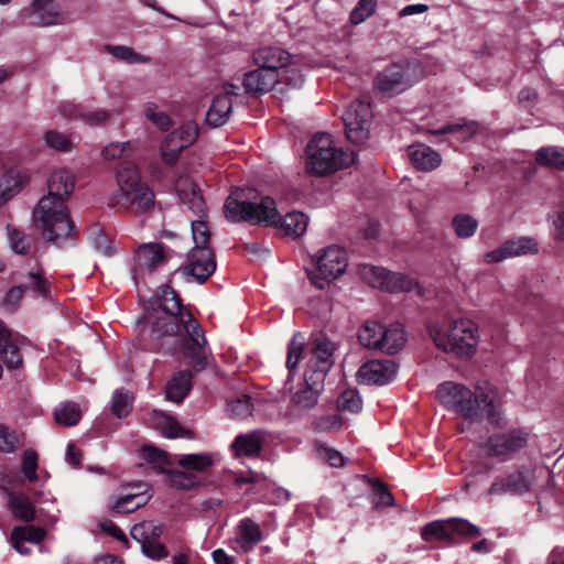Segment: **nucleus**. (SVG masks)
Masks as SVG:
<instances>
[{"label":"nucleus","instance_id":"nucleus-1","mask_svg":"<svg viewBox=\"0 0 564 564\" xmlns=\"http://www.w3.org/2000/svg\"><path fill=\"white\" fill-rule=\"evenodd\" d=\"M225 216L231 223L250 221L267 226L281 227L293 237L306 232L308 218L301 212L288 213L281 217L275 200L270 196H261L253 188H236L225 203Z\"/></svg>","mask_w":564,"mask_h":564},{"label":"nucleus","instance_id":"nucleus-2","mask_svg":"<svg viewBox=\"0 0 564 564\" xmlns=\"http://www.w3.org/2000/svg\"><path fill=\"white\" fill-rule=\"evenodd\" d=\"M75 178L70 171H54L48 180V194L40 199L33 214L43 238L57 246L75 236V226L65 206V199L73 192Z\"/></svg>","mask_w":564,"mask_h":564},{"label":"nucleus","instance_id":"nucleus-3","mask_svg":"<svg viewBox=\"0 0 564 564\" xmlns=\"http://www.w3.org/2000/svg\"><path fill=\"white\" fill-rule=\"evenodd\" d=\"M437 397L444 406L470 422L486 415L491 424L501 425V395L489 383L477 384L475 390H470L462 383L445 381L437 387Z\"/></svg>","mask_w":564,"mask_h":564},{"label":"nucleus","instance_id":"nucleus-4","mask_svg":"<svg viewBox=\"0 0 564 564\" xmlns=\"http://www.w3.org/2000/svg\"><path fill=\"white\" fill-rule=\"evenodd\" d=\"M159 310L150 317L154 333L165 336L177 335L183 329L197 345L205 343V335L197 321L188 311H183L176 293L166 288L158 300Z\"/></svg>","mask_w":564,"mask_h":564},{"label":"nucleus","instance_id":"nucleus-5","mask_svg":"<svg viewBox=\"0 0 564 564\" xmlns=\"http://www.w3.org/2000/svg\"><path fill=\"white\" fill-rule=\"evenodd\" d=\"M306 156L307 171L316 176L334 173L355 162V153L336 148L328 133L314 135L306 148Z\"/></svg>","mask_w":564,"mask_h":564},{"label":"nucleus","instance_id":"nucleus-6","mask_svg":"<svg viewBox=\"0 0 564 564\" xmlns=\"http://www.w3.org/2000/svg\"><path fill=\"white\" fill-rule=\"evenodd\" d=\"M430 336L435 346L458 358H470L476 352L478 328L469 319L453 321L447 328L431 326Z\"/></svg>","mask_w":564,"mask_h":564},{"label":"nucleus","instance_id":"nucleus-7","mask_svg":"<svg viewBox=\"0 0 564 564\" xmlns=\"http://www.w3.org/2000/svg\"><path fill=\"white\" fill-rule=\"evenodd\" d=\"M116 180L120 191L118 204L137 212H147L154 206V194L141 181L135 164L123 161L118 165Z\"/></svg>","mask_w":564,"mask_h":564},{"label":"nucleus","instance_id":"nucleus-8","mask_svg":"<svg viewBox=\"0 0 564 564\" xmlns=\"http://www.w3.org/2000/svg\"><path fill=\"white\" fill-rule=\"evenodd\" d=\"M312 261L314 270L310 272V279L318 289H324L326 284L340 276L348 265L346 251L336 245L319 250Z\"/></svg>","mask_w":564,"mask_h":564},{"label":"nucleus","instance_id":"nucleus-9","mask_svg":"<svg viewBox=\"0 0 564 564\" xmlns=\"http://www.w3.org/2000/svg\"><path fill=\"white\" fill-rule=\"evenodd\" d=\"M417 73L419 66L416 63H395L377 75L375 87L386 95H397L413 86L419 80Z\"/></svg>","mask_w":564,"mask_h":564},{"label":"nucleus","instance_id":"nucleus-10","mask_svg":"<svg viewBox=\"0 0 564 564\" xmlns=\"http://www.w3.org/2000/svg\"><path fill=\"white\" fill-rule=\"evenodd\" d=\"M547 471L543 467L522 466L506 477L497 479L490 486V495H522L536 486V480L545 478Z\"/></svg>","mask_w":564,"mask_h":564},{"label":"nucleus","instance_id":"nucleus-11","mask_svg":"<svg viewBox=\"0 0 564 564\" xmlns=\"http://www.w3.org/2000/svg\"><path fill=\"white\" fill-rule=\"evenodd\" d=\"M359 274L372 288L388 292H410L416 288L415 280L402 273L388 271L381 267L361 264Z\"/></svg>","mask_w":564,"mask_h":564},{"label":"nucleus","instance_id":"nucleus-12","mask_svg":"<svg viewBox=\"0 0 564 564\" xmlns=\"http://www.w3.org/2000/svg\"><path fill=\"white\" fill-rule=\"evenodd\" d=\"M372 117L368 102L354 101L343 115L347 139L352 143H362L369 134V122Z\"/></svg>","mask_w":564,"mask_h":564},{"label":"nucleus","instance_id":"nucleus-13","mask_svg":"<svg viewBox=\"0 0 564 564\" xmlns=\"http://www.w3.org/2000/svg\"><path fill=\"white\" fill-rule=\"evenodd\" d=\"M336 345L324 336L316 337L311 346L305 373L325 381L326 373L334 365Z\"/></svg>","mask_w":564,"mask_h":564},{"label":"nucleus","instance_id":"nucleus-14","mask_svg":"<svg viewBox=\"0 0 564 564\" xmlns=\"http://www.w3.org/2000/svg\"><path fill=\"white\" fill-rule=\"evenodd\" d=\"M529 434L521 430H511L488 438L484 451L488 456L508 459L512 454L527 446Z\"/></svg>","mask_w":564,"mask_h":564},{"label":"nucleus","instance_id":"nucleus-15","mask_svg":"<svg viewBox=\"0 0 564 564\" xmlns=\"http://www.w3.org/2000/svg\"><path fill=\"white\" fill-rule=\"evenodd\" d=\"M539 251V243L532 237H517L509 239L498 249L484 254V262L491 264L501 262L508 258L535 254Z\"/></svg>","mask_w":564,"mask_h":564},{"label":"nucleus","instance_id":"nucleus-16","mask_svg":"<svg viewBox=\"0 0 564 564\" xmlns=\"http://www.w3.org/2000/svg\"><path fill=\"white\" fill-rule=\"evenodd\" d=\"M165 261V249L162 243L150 242L139 246L134 254V265L132 268L133 279L138 282L139 279H142L148 273H152Z\"/></svg>","mask_w":564,"mask_h":564},{"label":"nucleus","instance_id":"nucleus-17","mask_svg":"<svg viewBox=\"0 0 564 564\" xmlns=\"http://www.w3.org/2000/svg\"><path fill=\"white\" fill-rule=\"evenodd\" d=\"M215 270L216 259L210 248H193L183 268L184 274L193 276L198 283H204Z\"/></svg>","mask_w":564,"mask_h":564},{"label":"nucleus","instance_id":"nucleus-18","mask_svg":"<svg viewBox=\"0 0 564 564\" xmlns=\"http://www.w3.org/2000/svg\"><path fill=\"white\" fill-rule=\"evenodd\" d=\"M398 366L393 360H370L364 364L358 372V379L366 384H387L397 375Z\"/></svg>","mask_w":564,"mask_h":564},{"label":"nucleus","instance_id":"nucleus-19","mask_svg":"<svg viewBox=\"0 0 564 564\" xmlns=\"http://www.w3.org/2000/svg\"><path fill=\"white\" fill-rule=\"evenodd\" d=\"M262 540L263 534L260 525L252 519L245 518L236 527L235 536L230 540V546L236 552L249 553Z\"/></svg>","mask_w":564,"mask_h":564},{"label":"nucleus","instance_id":"nucleus-20","mask_svg":"<svg viewBox=\"0 0 564 564\" xmlns=\"http://www.w3.org/2000/svg\"><path fill=\"white\" fill-rule=\"evenodd\" d=\"M292 55L279 45L265 44L259 46L252 53L253 64L262 66L273 73L290 65Z\"/></svg>","mask_w":564,"mask_h":564},{"label":"nucleus","instance_id":"nucleus-21","mask_svg":"<svg viewBox=\"0 0 564 564\" xmlns=\"http://www.w3.org/2000/svg\"><path fill=\"white\" fill-rule=\"evenodd\" d=\"M237 87L232 84H229L225 87V93L217 95L212 106L209 107L207 113H206V123L210 127H221L224 126L231 113L232 109V101L229 97V95H235V89Z\"/></svg>","mask_w":564,"mask_h":564},{"label":"nucleus","instance_id":"nucleus-22","mask_svg":"<svg viewBox=\"0 0 564 564\" xmlns=\"http://www.w3.org/2000/svg\"><path fill=\"white\" fill-rule=\"evenodd\" d=\"M28 11L34 25L50 26L64 22V15L54 0H33Z\"/></svg>","mask_w":564,"mask_h":564},{"label":"nucleus","instance_id":"nucleus-23","mask_svg":"<svg viewBox=\"0 0 564 564\" xmlns=\"http://www.w3.org/2000/svg\"><path fill=\"white\" fill-rule=\"evenodd\" d=\"M324 389V381L304 373V387L296 391L291 400L292 409L306 411L314 408Z\"/></svg>","mask_w":564,"mask_h":564},{"label":"nucleus","instance_id":"nucleus-24","mask_svg":"<svg viewBox=\"0 0 564 564\" xmlns=\"http://www.w3.org/2000/svg\"><path fill=\"white\" fill-rule=\"evenodd\" d=\"M265 440L263 431L254 430L236 436L230 445L235 457H258Z\"/></svg>","mask_w":564,"mask_h":564},{"label":"nucleus","instance_id":"nucleus-25","mask_svg":"<svg viewBox=\"0 0 564 564\" xmlns=\"http://www.w3.org/2000/svg\"><path fill=\"white\" fill-rule=\"evenodd\" d=\"M175 192L181 202L194 214H203L205 210V200L199 193L198 186L187 175L180 176L175 182Z\"/></svg>","mask_w":564,"mask_h":564},{"label":"nucleus","instance_id":"nucleus-26","mask_svg":"<svg viewBox=\"0 0 564 564\" xmlns=\"http://www.w3.org/2000/svg\"><path fill=\"white\" fill-rule=\"evenodd\" d=\"M280 80V74L258 66L245 75L243 86L249 94L261 95L270 91Z\"/></svg>","mask_w":564,"mask_h":564},{"label":"nucleus","instance_id":"nucleus-27","mask_svg":"<svg viewBox=\"0 0 564 564\" xmlns=\"http://www.w3.org/2000/svg\"><path fill=\"white\" fill-rule=\"evenodd\" d=\"M25 288H31L35 292L41 295H46L50 292L51 284L44 278V273L42 269H36L35 271H31L28 275V283L24 286H15L12 288L6 295V303L9 305H15L20 302L23 296V292Z\"/></svg>","mask_w":564,"mask_h":564},{"label":"nucleus","instance_id":"nucleus-28","mask_svg":"<svg viewBox=\"0 0 564 564\" xmlns=\"http://www.w3.org/2000/svg\"><path fill=\"white\" fill-rule=\"evenodd\" d=\"M408 152L412 164L421 171H433L442 163L440 153L425 144L411 145Z\"/></svg>","mask_w":564,"mask_h":564},{"label":"nucleus","instance_id":"nucleus-29","mask_svg":"<svg viewBox=\"0 0 564 564\" xmlns=\"http://www.w3.org/2000/svg\"><path fill=\"white\" fill-rule=\"evenodd\" d=\"M192 389V372L182 370L176 372L166 384V399L180 403Z\"/></svg>","mask_w":564,"mask_h":564},{"label":"nucleus","instance_id":"nucleus-30","mask_svg":"<svg viewBox=\"0 0 564 564\" xmlns=\"http://www.w3.org/2000/svg\"><path fill=\"white\" fill-rule=\"evenodd\" d=\"M26 182L28 175L20 170L11 169L3 173L0 177V204L11 198Z\"/></svg>","mask_w":564,"mask_h":564},{"label":"nucleus","instance_id":"nucleus-31","mask_svg":"<svg viewBox=\"0 0 564 564\" xmlns=\"http://www.w3.org/2000/svg\"><path fill=\"white\" fill-rule=\"evenodd\" d=\"M421 538L426 542L440 541L444 544H454L449 519L427 523L421 530Z\"/></svg>","mask_w":564,"mask_h":564},{"label":"nucleus","instance_id":"nucleus-32","mask_svg":"<svg viewBox=\"0 0 564 564\" xmlns=\"http://www.w3.org/2000/svg\"><path fill=\"white\" fill-rule=\"evenodd\" d=\"M173 458L185 470L205 471L214 464V456L208 453L175 454Z\"/></svg>","mask_w":564,"mask_h":564},{"label":"nucleus","instance_id":"nucleus-33","mask_svg":"<svg viewBox=\"0 0 564 564\" xmlns=\"http://www.w3.org/2000/svg\"><path fill=\"white\" fill-rule=\"evenodd\" d=\"M479 124L475 121L459 120L455 123L444 124L438 129L432 130L434 135L454 134L459 141H466L476 134Z\"/></svg>","mask_w":564,"mask_h":564},{"label":"nucleus","instance_id":"nucleus-34","mask_svg":"<svg viewBox=\"0 0 564 564\" xmlns=\"http://www.w3.org/2000/svg\"><path fill=\"white\" fill-rule=\"evenodd\" d=\"M358 338L362 346L382 350L383 326L378 322L368 321L359 328Z\"/></svg>","mask_w":564,"mask_h":564},{"label":"nucleus","instance_id":"nucleus-35","mask_svg":"<svg viewBox=\"0 0 564 564\" xmlns=\"http://www.w3.org/2000/svg\"><path fill=\"white\" fill-rule=\"evenodd\" d=\"M382 350L387 354L398 352L406 343V334L401 324H391L383 326Z\"/></svg>","mask_w":564,"mask_h":564},{"label":"nucleus","instance_id":"nucleus-36","mask_svg":"<svg viewBox=\"0 0 564 564\" xmlns=\"http://www.w3.org/2000/svg\"><path fill=\"white\" fill-rule=\"evenodd\" d=\"M42 139L47 149L61 153L70 152L75 147L72 134H66L55 129L45 131Z\"/></svg>","mask_w":564,"mask_h":564},{"label":"nucleus","instance_id":"nucleus-37","mask_svg":"<svg viewBox=\"0 0 564 564\" xmlns=\"http://www.w3.org/2000/svg\"><path fill=\"white\" fill-rule=\"evenodd\" d=\"M535 161L540 166L564 171V149L543 147L535 152Z\"/></svg>","mask_w":564,"mask_h":564},{"label":"nucleus","instance_id":"nucleus-38","mask_svg":"<svg viewBox=\"0 0 564 564\" xmlns=\"http://www.w3.org/2000/svg\"><path fill=\"white\" fill-rule=\"evenodd\" d=\"M104 51L111 55L115 59L128 64H147L151 61L149 56L137 53L133 48L126 45L107 44Z\"/></svg>","mask_w":564,"mask_h":564},{"label":"nucleus","instance_id":"nucleus-39","mask_svg":"<svg viewBox=\"0 0 564 564\" xmlns=\"http://www.w3.org/2000/svg\"><path fill=\"white\" fill-rule=\"evenodd\" d=\"M54 417L57 424L64 426L76 425L80 417L82 412L79 405L75 402H65L59 404L54 411Z\"/></svg>","mask_w":564,"mask_h":564},{"label":"nucleus","instance_id":"nucleus-40","mask_svg":"<svg viewBox=\"0 0 564 564\" xmlns=\"http://www.w3.org/2000/svg\"><path fill=\"white\" fill-rule=\"evenodd\" d=\"M0 355L8 368H17L22 364L19 348L11 343L7 330H0Z\"/></svg>","mask_w":564,"mask_h":564},{"label":"nucleus","instance_id":"nucleus-41","mask_svg":"<svg viewBox=\"0 0 564 564\" xmlns=\"http://www.w3.org/2000/svg\"><path fill=\"white\" fill-rule=\"evenodd\" d=\"M163 532L162 525L153 521H143L131 528V536L139 543L156 540Z\"/></svg>","mask_w":564,"mask_h":564},{"label":"nucleus","instance_id":"nucleus-42","mask_svg":"<svg viewBox=\"0 0 564 564\" xmlns=\"http://www.w3.org/2000/svg\"><path fill=\"white\" fill-rule=\"evenodd\" d=\"M185 149L186 148L178 140H175L174 137L169 134L160 145L161 159L165 164L174 165Z\"/></svg>","mask_w":564,"mask_h":564},{"label":"nucleus","instance_id":"nucleus-43","mask_svg":"<svg viewBox=\"0 0 564 564\" xmlns=\"http://www.w3.org/2000/svg\"><path fill=\"white\" fill-rule=\"evenodd\" d=\"M137 149L138 141L111 142L102 149L101 156L105 160L112 161L116 159L129 156Z\"/></svg>","mask_w":564,"mask_h":564},{"label":"nucleus","instance_id":"nucleus-44","mask_svg":"<svg viewBox=\"0 0 564 564\" xmlns=\"http://www.w3.org/2000/svg\"><path fill=\"white\" fill-rule=\"evenodd\" d=\"M147 503V498L142 494H128L118 498L113 505L112 510L118 513H130Z\"/></svg>","mask_w":564,"mask_h":564},{"label":"nucleus","instance_id":"nucleus-45","mask_svg":"<svg viewBox=\"0 0 564 564\" xmlns=\"http://www.w3.org/2000/svg\"><path fill=\"white\" fill-rule=\"evenodd\" d=\"M10 506L13 514L25 522L32 521L35 517L34 507L23 495H13L10 499Z\"/></svg>","mask_w":564,"mask_h":564},{"label":"nucleus","instance_id":"nucleus-46","mask_svg":"<svg viewBox=\"0 0 564 564\" xmlns=\"http://www.w3.org/2000/svg\"><path fill=\"white\" fill-rule=\"evenodd\" d=\"M22 435L14 429L0 423V452L11 454L20 446Z\"/></svg>","mask_w":564,"mask_h":564},{"label":"nucleus","instance_id":"nucleus-47","mask_svg":"<svg viewBox=\"0 0 564 564\" xmlns=\"http://www.w3.org/2000/svg\"><path fill=\"white\" fill-rule=\"evenodd\" d=\"M457 237L466 239L471 237L478 227V221L470 215L458 214L452 220Z\"/></svg>","mask_w":564,"mask_h":564},{"label":"nucleus","instance_id":"nucleus-48","mask_svg":"<svg viewBox=\"0 0 564 564\" xmlns=\"http://www.w3.org/2000/svg\"><path fill=\"white\" fill-rule=\"evenodd\" d=\"M133 397L123 389L115 391L111 401V412L117 417H126L132 408Z\"/></svg>","mask_w":564,"mask_h":564},{"label":"nucleus","instance_id":"nucleus-49","mask_svg":"<svg viewBox=\"0 0 564 564\" xmlns=\"http://www.w3.org/2000/svg\"><path fill=\"white\" fill-rule=\"evenodd\" d=\"M143 113L148 120L162 131H167L173 126L172 119L165 112L161 111L159 106L154 102L145 104Z\"/></svg>","mask_w":564,"mask_h":564},{"label":"nucleus","instance_id":"nucleus-50","mask_svg":"<svg viewBox=\"0 0 564 564\" xmlns=\"http://www.w3.org/2000/svg\"><path fill=\"white\" fill-rule=\"evenodd\" d=\"M449 525L452 535L464 536V538H478L481 534L480 529L463 518H451Z\"/></svg>","mask_w":564,"mask_h":564},{"label":"nucleus","instance_id":"nucleus-51","mask_svg":"<svg viewBox=\"0 0 564 564\" xmlns=\"http://www.w3.org/2000/svg\"><path fill=\"white\" fill-rule=\"evenodd\" d=\"M337 406L343 412L359 413L362 409V401L358 391H344L337 400Z\"/></svg>","mask_w":564,"mask_h":564},{"label":"nucleus","instance_id":"nucleus-52","mask_svg":"<svg viewBox=\"0 0 564 564\" xmlns=\"http://www.w3.org/2000/svg\"><path fill=\"white\" fill-rule=\"evenodd\" d=\"M175 140H178L185 148L191 145L198 135V126L194 121H187L180 128L170 133Z\"/></svg>","mask_w":564,"mask_h":564},{"label":"nucleus","instance_id":"nucleus-53","mask_svg":"<svg viewBox=\"0 0 564 564\" xmlns=\"http://www.w3.org/2000/svg\"><path fill=\"white\" fill-rule=\"evenodd\" d=\"M11 534L24 542L37 544L45 539L46 531L42 528L33 525L15 527L13 528Z\"/></svg>","mask_w":564,"mask_h":564},{"label":"nucleus","instance_id":"nucleus-54","mask_svg":"<svg viewBox=\"0 0 564 564\" xmlns=\"http://www.w3.org/2000/svg\"><path fill=\"white\" fill-rule=\"evenodd\" d=\"M376 7V0H360L350 12V22L355 25L362 23L375 12Z\"/></svg>","mask_w":564,"mask_h":564},{"label":"nucleus","instance_id":"nucleus-55","mask_svg":"<svg viewBox=\"0 0 564 564\" xmlns=\"http://www.w3.org/2000/svg\"><path fill=\"white\" fill-rule=\"evenodd\" d=\"M187 337H189L187 335ZM191 344H187L185 347V356L191 359V362L196 371H200L206 366V356L203 351V347L206 341L202 345L195 344L191 338H188Z\"/></svg>","mask_w":564,"mask_h":564},{"label":"nucleus","instance_id":"nucleus-56","mask_svg":"<svg viewBox=\"0 0 564 564\" xmlns=\"http://www.w3.org/2000/svg\"><path fill=\"white\" fill-rule=\"evenodd\" d=\"M228 412L234 419H245L252 414V404L249 397L243 395L228 403Z\"/></svg>","mask_w":564,"mask_h":564},{"label":"nucleus","instance_id":"nucleus-57","mask_svg":"<svg viewBox=\"0 0 564 564\" xmlns=\"http://www.w3.org/2000/svg\"><path fill=\"white\" fill-rule=\"evenodd\" d=\"M192 235L195 245L194 248H209L208 242L210 239V232L206 223L202 220H193Z\"/></svg>","mask_w":564,"mask_h":564},{"label":"nucleus","instance_id":"nucleus-58","mask_svg":"<svg viewBox=\"0 0 564 564\" xmlns=\"http://www.w3.org/2000/svg\"><path fill=\"white\" fill-rule=\"evenodd\" d=\"M110 118L109 111L105 109H83L80 120L90 127H97L106 123Z\"/></svg>","mask_w":564,"mask_h":564},{"label":"nucleus","instance_id":"nucleus-59","mask_svg":"<svg viewBox=\"0 0 564 564\" xmlns=\"http://www.w3.org/2000/svg\"><path fill=\"white\" fill-rule=\"evenodd\" d=\"M36 468H37V454L32 449L24 452V454L22 456V473L26 477V479L31 482H34L37 480Z\"/></svg>","mask_w":564,"mask_h":564},{"label":"nucleus","instance_id":"nucleus-60","mask_svg":"<svg viewBox=\"0 0 564 564\" xmlns=\"http://www.w3.org/2000/svg\"><path fill=\"white\" fill-rule=\"evenodd\" d=\"M142 456L145 460L159 465H172L175 463L173 455H169L166 452L152 446H144L142 448Z\"/></svg>","mask_w":564,"mask_h":564},{"label":"nucleus","instance_id":"nucleus-61","mask_svg":"<svg viewBox=\"0 0 564 564\" xmlns=\"http://www.w3.org/2000/svg\"><path fill=\"white\" fill-rule=\"evenodd\" d=\"M170 484L177 489H191L197 485V478L192 474L174 470L170 474Z\"/></svg>","mask_w":564,"mask_h":564},{"label":"nucleus","instance_id":"nucleus-62","mask_svg":"<svg viewBox=\"0 0 564 564\" xmlns=\"http://www.w3.org/2000/svg\"><path fill=\"white\" fill-rule=\"evenodd\" d=\"M341 419L337 414H328L318 417L314 422V429L318 432L337 431L341 427Z\"/></svg>","mask_w":564,"mask_h":564},{"label":"nucleus","instance_id":"nucleus-63","mask_svg":"<svg viewBox=\"0 0 564 564\" xmlns=\"http://www.w3.org/2000/svg\"><path fill=\"white\" fill-rule=\"evenodd\" d=\"M297 334L294 335V337L292 338L288 346L286 368L290 371L296 368L303 349V344L301 341H297Z\"/></svg>","mask_w":564,"mask_h":564},{"label":"nucleus","instance_id":"nucleus-64","mask_svg":"<svg viewBox=\"0 0 564 564\" xmlns=\"http://www.w3.org/2000/svg\"><path fill=\"white\" fill-rule=\"evenodd\" d=\"M141 546L144 555L152 560H161L167 556L166 547L155 540L143 542Z\"/></svg>","mask_w":564,"mask_h":564}]
</instances>
